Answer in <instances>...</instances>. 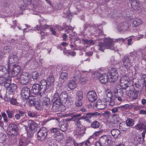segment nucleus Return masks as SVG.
Listing matches in <instances>:
<instances>
[{"mask_svg": "<svg viewBox=\"0 0 146 146\" xmlns=\"http://www.w3.org/2000/svg\"><path fill=\"white\" fill-rule=\"evenodd\" d=\"M49 87V85L47 84L46 80H42L40 81L39 84H35L32 86L31 92L34 94L39 95L40 97H41Z\"/></svg>", "mask_w": 146, "mask_h": 146, "instance_id": "1", "label": "nucleus"}, {"mask_svg": "<svg viewBox=\"0 0 146 146\" xmlns=\"http://www.w3.org/2000/svg\"><path fill=\"white\" fill-rule=\"evenodd\" d=\"M113 43V39L110 38H106L104 40V43L101 42L98 43L99 50L102 52L106 48L113 50L114 49Z\"/></svg>", "mask_w": 146, "mask_h": 146, "instance_id": "2", "label": "nucleus"}, {"mask_svg": "<svg viewBox=\"0 0 146 146\" xmlns=\"http://www.w3.org/2000/svg\"><path fill=\"white\" fill-rule=\"evenodd\" d=\"M105 94L104 97V100L106 102H110L109 106H112L115 104V100L113 99V94L111 91L109 89L106 90Z\"/></svg>", "mask_w": 146, "mask_h": 146, "instance_id": "3", "label": "nucleus"}, {"mask_svg": "<svg viewBox=\"0 0 146 146\" xmlns=\"http://www.w3.org/2000/svg\"><path fill=\"white\" fill-rule=\"evenodd\" d=\"M20 76L19 78L20 82L21 84L23 85H26L28 84L31 81V78L29 73L27 72H23L20 74Z\"/></svg>", "mask_w": 146, "mask_h": 146, "instance_id": "4", "label": "nucleus"}, {"mask_svg": "<svg viewBox=\"0 0 146 146\" xmlns=\"http://www.w3.org/2000/svg\"><path fill=\"white\" fill-rule=\"evenodd\" d=\"M109 74V80L111 82L115 81L118 79V76L117 70L114 68H112L108 71Z\"/></svg>", "mask_w": 146, "mask_h": 146, "instance_id": "5", "label": "nucleus"}, {"mask_svg": "<svg viewBox=\"0 0 146 146\" xmlns=\"http://www.w3.org/2000/svg\"><path fill=\"white\" fill-rule=\"evenodd\" d=\"M111 140L108 135H105L101 137L99 139V141L96 143V145H99L100 146H107L109 145Z\"/></svg>", "mask_w": 146, "mask_h": 146, "instance_id": "6", "label": "nucleus"}, {"mask_svg": "<svg viewBox=\"0 0 146 146\" xmlns=\"http://www.w3.org/2000/svg\"><path fill=\"white\" fill-rule=\"evenodd\" d=\"M66 116H68L69 115H72V117L73 118L72 121H74L75 125L76 126V127H83L84 126L82 125L80 120L83 119L81 118V114L80 113L76 114H75L72 115L71 113L69 114H66Z\"/></svg>", "mask_w": 146, "mask_h": 146, "instance_id": "7", "label": "nucleus"}, {"mask_svg": "<svg viewBox=\"0 0 146 146\" xmlns=\"http://www.w3.org/2000/svg\"><path fill=\"white\" fill-rule=\"evenodd\" d=\"M131 57V55L130 56H125L122 59L121 61L123 64L121 65L123 68L127 70L129 69L131 64L130 60Z\"/></svg>", "mask_w": 146, "mask_h": 146, "instance_id": "8", "label": "nucleus"}, {"mask_svg": "<svg viewBox=\"0 0 146 146\" xmlns=\"http://www.w3.org/2000/svg\"><path fill=\"white\" fill-rule=\"evenodd\" d=\"M37 138L38 140L43 141L45 140L47 135V131L45 127H42L37 132Z\"/></svg>", "mask_w": 146, "mask_h": 146, "instance_id": "9", "label": "nucleus"}, {"mask_svg": "<svg viewBox=\"0 0 146 146\" xmlns=\"http://www.w3.org/2000/svg\"><path fill=\"white\" fill-rule=\"evenodd\" d=\"M18 59L17 56L15 55L11 54L8 57V64L7 65V70L11 69V67L14 66V63L16 62Z\"/></svg>", "mask_w": 146, "mask_h": 146, "instance_id": "10", "label": "nucleus"}, {"mask_svg": "<svg viewBox=\"0 0 146 146\" xmlns=\"http://www.w3.org/2000/svg\"><path fill=\"white\" fill-rule=\"evenodd\" d=\"M19 128V125L11 124L9 125L7 130L10 133V134L16 135L17 134Z\"/></svg>", "mask_w": 146, "mask_h": 146, "instance_id": "11", "label": "nucleus"}, {"mask_svg": "<svg viewBox=\"0 0 146 146\" xmlns=\"http://www.w3.org/2000/svg\"><path fill=\"white\" fill-rule=\"evenodd\" d=\"M101 115V114L97 112H95L93 113H88L86 114V115L81 116L83 119H85L87 121H88L89 119L92 117H95L96 118H99Z\"/></svg>", "mask_w": 146, "mask_h": 146, "instance_id": "12", "label": "nucleus"}, {"mask_svg": "<svg viewBox=\"0 0 146 146\" xmlns=\"http://www.w3.org/2000/svg\"><path fill=\"white\" fill-rule=\"evenodd\" d=\"M87 97L88 100L91 102H95L98 98L96 92L93 90L88 92L87 94Z\"/></svg>", "mask_w": 146, "mask_h": 146, "instance_id": "13", "label": "nucleus"}, {"mask_svg": "<svg viewBox=\"0 0 146 146\" xmlns=\"http://www.w3.org/2000/svg\"><path fill=\"white\" fill-rule=\"evenodd\" d=\"M11 78L10 77L6 78L4 77L0 78V86H3L5 88L7 87L9 82H11Z\"/></svg>", "mask_w": 146, "mask_h": 146, "instance_id": "14", "label": "nucleus"}, {"mask_svg": "<svg viewBox=\"0 0 146 146\" xmlns=\"http://www.w3.org/2000/svg\"><path fill=\"white\" fill-rule=\"evenodd\" d=\"M21 94L23 100L27 99L30 96V89L27 87L23 88L21 91Z\"/></svg>", "mask_w": 146, "mask_h": 146, "instance_id": "15", "label": "nucleus"}, {"mask_svg": "<svg viewBox=\"0 0 146 146\" xmlns=\"http://www.w3.org/2000/svg\"><path fill=\"white\" fill-rule=\"evenodd\" d=\"M60 96H59V94L58 92H56L54 94L53 100L54 102L53 105H58L60 106L62 104Z\"/></svg>", "mask_w": 146, "mask_h": 146, "instance_id": "16", "label": "nucleus"}, {"mask_svg": "<svg viewBox=\"0 0 146 146\" xmlns=\"http://www.w3.org/2000/svg\"><path fill=\"white\" fill-rule=\"evenodd\" d=\"M7 87H5L9 94H13L15 92L17 88V85L15 84H11L9 82Z\"/></svg>", "mask_w": 146, "mask_h": 146, "instance_id": "17", "label": "nucleus"}, {"mask_svg": "<svg viewBox=\"0 0 146 146\" xmlns=\"http://www.w3.org/2000/svg\"><path fill=\"white\" fill-rule=\"evenodd\" d=\"M130 3L131 7L133 10L138 11L140 9V4L136 0L131 1Z\"/></svg>", "mask_w": 146, "mask_h": 146, "instance_id": "18", "label": "nucleus"}, {"mask_svg": "<svg viewBox=\"0 0 146 146\" xmlns=\"http://www.w3.org/2000/svg\"><path fill=\"white\" fill-rule=\"evenodd\" d=\"M129 27V24L126 22L121 23L119 26L118 29L119 31H126Z\"/></svg>", "mask_w": 146, "mask_h": 146, "instance_id": "19", "label": "nucleus"}, {"mask_svg": "<svg viewBox=\"0 0 146 146\" xmlns=\"http://www.w3.org/2000/svg\"><path fill=\"white\" fill-rule=\"evenodd\" d=\"M13 68L11 72V75L13 77L17 76L20 72V67L19 66H14V67H12Z\"/></svg>", "mask_w": 146, "mask_h": 146, "instance_id": "20", "label": "nucleus"}, {"mask_svg": "<svg viewBox=\"0 0 146 146\" xmlns=\"http://www.w3.org/2000/svg\"><path fill=\"white\" fill-rule=\"evenodd\" d=\"M86 128L84 126L76 127V133L77 135L79 136H83L85 133Z\"/></svg>", "mask_w": 146, "mask_h": 146, "instance_id": "21", "label": "nucleus"}, {"mask_svg": "<svg viewBox=\"0 0 146 146\" xmlns=\"http://www.w3.org/2000/svg\"><path fill=\"white\" fill-rule=\"evenodd\" d=\"M29 129L34 131H36L38 127V124L35 121H29Z\"/></svg>", "mask_w": 146, "mask_h": 146, "instance_id": "22", "label": "nucleus"}, {"mask_svg": "<svg viewBox=\"0 0 146 146\" xmlns=\"http://www.w3.org/2000/svg\"><path fill=\"white\" fill-rule=\"evenodd\" d=\"M59 126L60 129L63 131H66L67 128V122L64 121V120L61 121L59 123Z\"/></svg>", "mask_w": 146, "mask_h": 146, "instance_id": "23", "label": "nucleus"}, {"mask_svg": "<svg viewBox=\"0 0 146 146\" xmlns=\"http://www.w3.org/2000/svg\"><path fill=\"white\" fill-rule=\"evenodd\" d=\"M103 103L104 102H102L101 100L99 99L98 100L95 106L98 109L100 110H103L106 106L105 104H104Z\"/></svg>", "mask_w": 146, "mask_h": 146, "instance_id": "24", "label": "nucleus"}, {"mask_svg": "<svg viewBox=\"0 0 146 146\" xmlns=\"http://www.w3.org/2000/svg\"><path fill=\"white\" fill-rule=\"evenodd\" d=\"M61 99L62 102V104L63 103H66L68 100L67 93L66 91H64L62 92L60 95Z\"/></svg>", "mask_w": 146, "mask_h": 146, "instance_id": "25", "label": "nucleus"}, {"mask_svg": "<svg viewBox=\"0 0 146 146\" xmlns=\"http://www.w3.org/2000/svg\"><path fill=\"white\" fill-rule=\"evenodd\" d=\"M42 102L44 108L46 109L49 106L50 104V100L47 97H45L43 99V100Z\"/></svg>", "mask_w": 146, "mask_h": 146, "instance_id": "26", "label": "nucleus"}, {"mask_svg": "<svg viewBox=\"0 0 146 146\" xmlns=\"http://www.w3.org/2000/svg\"><path fill=\"white\" fill-rule=\"evenodd\" d=\"M99 80L103 84L106 83L109 80L108 76L107 74H104L100 77Z\"/></svg>", "mask_w": 146, "mask_h": 146, "instance_id": "27", "label": "nucleus"}, {"mask_svg": "<svg viewBox=\"0 0 146 146\" xmlns=\"http://www.w3.org/2000/svg\"><path fill=\"white\" fill-rule=\"evenodd\" d=\"M135 127L137 130L141 131L146 128V123L143 122L141 123H138L135 125Z\"/></svg>", "mask_w": 146, "mask_h": 146, "instance_id": "28", "label": "nucleus"}, {"mask_svg": "<svg viewBox=\"0 0 146 146\" xmlns=\"http://www.w3.org/2000/svg\"><path fill=\"white\" fill-rule=\"evenodd\" d=\"M121 132L117 129H113L111 130V133L115 138H117L120 135Z\"/></svg>", "mask_w": 146, "mask_h": 146, "instance_id": "29", "label": "nucleus"}, {"mask_svg": "<svg viewBox=\"0 0 146 146\" xmlns=\"http://www.w3.org/2000/svg\"><path fill=\"white\" fill-rule=\"evenodd\" d=\"M37 101L35 102L34 106L36 109L38 110H40L42 109L43 108H44L43 105L41 103H40V100L39 99L37 100Z\"/></svg>", "mask_w": 146, "mask_h": 146, "instance_id": "30", "label": "nucleus"}, {"mask_svg": "<svg viewBox=\"0 0 146 146\" xmlns=\"http://www.w3.org/2000/svg\"><path fill=\"white\" fill-rule=\"evenodd\" d=\"M144 138L143 137L142 138L141 136L138 137V138L137 137L134 138V142L135 144L136 145L139 144H142L144 142Z\"/></svg>", "mask_w": 146, "mask_h": 146, "instance_id": "31", "label": "nucleus"}, {"mask_svg": "<svg viewBox=\"0 0 146 146\" xmlns=\"http://www.w3.org/2000/svg\"><path fill=\"white\" fill-rule=\"evenodd\" d=\"M114 92L115 97H121L123 95V92L122 89H115Z\"/></svg>", "mask_w": 146, "mask_h": 146, "instance_id": "32", "label": "nucleus"}, {"mask_svg": "<svg viewBox=\"0 0 146 146\" xmlns=\"http://www.w3.org/2000/svg\"><path fill=\"white\" fill-rule=\"evenodd\" d=\"M142 23L143 22L141 19H136L133 21L132 26L133 27H137Z\"/></svg>", "mask_w": 146, "mask_h": 146, "instance_id": "33", "label": "nucleus"}, {"mask_svg": "<svg viewBox=\"0 0 146 146\" xmlns=\"http://www.w3.org/2000/svg\"><path fill=\"white\" fill-rule=\"evenodd\" d=\"M49 27V26L48 25H42V24H40V26H38L37 25L35 27V29L37 30H42V31L45 30L46 29H48Z\"/></svg>", "mask_w": 146, "mask_h": 146, "instance_id": "34", "label": "nucleus"}, {"mask_svg": "<svg viewBox=\"0 0 146 146\" xmlns=\"http://www.w3.org/2000/svg\"><path fill=\"white\" fill-rule=\"evenodd\" d=\"M76 82L74 80H71L68 83V86L70 89H74L76 87Z\"/></svg>", "mask_w": 146, "mask_h": 146, "instance_id": "35", "label": "nucleus"}, {"mask_svg": "<svg viewBox=\"0 0 146 146\" xmlns=\"http://www.w3.org/2000/svg\"><path fill=\"white\" fill-rule=\"evenodd\" d=\"M125 107V105L122 106L117 108H113L111 109V110L113 113H115L117 112H119L120 110H122V108Z\"/></svg>", "mask_w": 146, "mask_h": 146, "instance_id": "36", "label": "nucleus"}, {"mask_svg": "<svg viewBox=\"0 0 146 146\" xmlns=\"http://www.w3.org/2000/svg\"><path fill=\"white\" fill-rule=\"evenodd\" d=\"M141 81L142 84L144 85L146 92V75H143L141 77Z\"/></svg>", "mask_w": 146, "mask_h": 146, "instance_id": "37", "label": "nucleus"}, {"mask_svg": "<svg viewBox=\"0 0 146 146\" xmlns=\"http://www.w3.org/2000/svg\"><path fill=\"white\" fill-rule=\"evenodd\" d=\"M6 139V136L2 133H0V143H3Z\"/></svg>", "mask_w": 146, "mask_h": 146, "instance_id": "38", "label": "nucleus"}, {"mask_svg": "<svg viewBox=\"0 0 146 146\" xmlns=\"http://www.w3.org/2000/svg\"><path fill=\"white\" fill-rule=\"evenodd\" d=\"M129 81V77L126 75H123L120 79V82H128Z\"/></svg>", "mask_w": 146, "mask_h": 146, "instance_id": "39", "label": "nucleus"}, {"mask_svg": "<svg viewBox=\"0 0 146 146\" xmlns=\"http://www.w3.org/2000/svg\"><path fill=\"white\" fill-rule=\"evenodd\" d=\"M6 113L9 118L11 119L14 117V110H11L8 109L6 110Z\"/></svg>", "mask_w": 146, "mask_h": 146, "instance_id": "40", "label": "nucleus"}, {"mask_svg": "<svg viewBox=\"0 0 146 146\" xmlns=\"http://www.w3.org/2000/svg\"><path fill=\"white\" fill-rule=\"evenodd\" d=\"M47 80L51 85H53L55 81V78L53 75L51 74L50 76L47 78Z\"/></svg>", "mask_w": 146, "mask_h": 146, "instance_id": "41", "label": "nucleus"}, {"mask_svg": "<svg viewBox=\"0 0 146 146\" xmlns=\"http://www.w3.org/2000/svg\"><path fill=\"white\" fill-rule=\"evenodd\" d=\"M126 124L127 126H131L134 124V121L133 119L131 118L127 119L126 121Z\"/></svg>", "mask_w": 146, "mask_h": 146, "instance_id": "42", "label": "nucleus"}, {"mask_svg": "<svg viewBox=\"0 0 146 146\" xmlns=\"http://www.w3.org/2000/svg\"><path fill=\"white\" fill-rule=\"evenodd\" d=\"M100 123L97 121L93 122L91 124V126L94 128H97L99 127Z\"/></svg>", "mask_w": 146, "mask_h": 146, "instance_id": "43", "label": "nucleus"}, {"mask_svg": "<svg viewBox=\"0 0 146 146\" xmlns=\"http://www.w3.org/2000/svg\"><path fill=\"white\" fill-rule=\"evenodd\" d=\"M37 100L36 98H34L33 99H29L27 101L28 103L29 104V105H34L35 104L36 101H37Z\"/></svg>", "mask_w": 146, "mask_h": 146, "instance_id": "44", "label": "nucleus"}, {"mask_svg": "<svg viewBox=\"0 0 146 146\" xmlns=\"http://www.w3.org/2000/svg\"><path fill=\"white\" fill-rule=\"evenodd\" d=\"M128 82L126 81L125 82L120 83V85L121 89H125L127 88L128 87Z\"/></svg>", "mask_w": 146, "mask_h": 146, "instance_id": "45", "label": "nucleus"}, {"mask_svg": "<svg viewBox=\"0 0 146 146\" xmlns=\"http://www.w3.org/2000/svg\"><path fill=\"white\" fill-rule=\"evenodd\" d=\"M39 74L37 72H35L33 73L32 74V77L33 79L35 81V80H37L39 77Z\"/></svg>", "mask_w": 146, "mask_h": 146, "instance_id": "46", "label": "nucleus"}, {"mask_svg": "<svg viewBox=\"0 0 146 146\" xmlns=\"http://www.w3.org/2000/svg\"><path fill=\"white\" fill-rule=\"evenodd\" d=\"M11 50V47L9 46H5L3 49V51L4 53L9 52Z\"/></svg>", "mask_w": 146, "mask_h": 146, "instance_id": "47", "label": "nucleus"}, {"mask_svg": "<svg viewBox=\"0 0 146 146\" xmlns=\"http://www.w3.org/2000/svg\"><path fill=\"white\" fill-rule=\"evenodd\" d=\"M77 99L82 100L83 98V92L81 91L78 92L77 95Z\"/></svg>", "mask_w": 146, "mask_h": 146, "instance_id": "48", "label": "nucleus"}, {"mask_svg": "<svg viewBox=\"0 0 146 146\" xmlns=\"http://www.w3.org/2000/svg\"><path fill=\"white\" fill-rule=\"evenodd\" d=\"M100 76V74L98 72H96L94 73L92 75V77L95 80L99 79V78Z\"/></svg>", "mask_w": 146, "mask_h": 146, "instance_id": "49", "label": "nucleus"}, {"mask_svg": "<svg viewBox=\"0 0 146 146\" xmlns=\"http://www.w3.org/2000/svg\"><path fill=\"white\" fill-rule=\"evenodd\" d=\"M132 94V95L130 98L131 99L133 100H135L137 98L138 94L136 90H134V92Z\"/></svg>", "mask_w": 146, "mask_h": 146, "instance_id": "50", "label": "nucleus"}, {"mask_svg": "<svg viewBox=\"0 0 146 146\" xmlns=\"http://www.w3.org/2000/svg\"><path fill=\"white\" fill-rule=\"evenodd\" d=\"M67 74L65 72H62L60 74V78L61 79L65 80L67 78Z\"/></svg>", "mask_w": 146, "mask_h": 146, "instance_id": "51", "label": "nucleus"}, {"mask_svg": "<svg viewBox=\"0 0 146 146\" xmlns=\"http://www.w3.org/2000/svg\"><path fill=\"white\" fill-rule=\"evenodd\" d=\"M65 88V87L64 86L62 85L60 86H58L57 88V92L58 93L61 92V93L64 91Z\"/></svg>", "mask_w": 146, "mask_h": 146, "instance_id": "52", "label": "nucleus"}, {"mask_svg": "<svg viewBox=\"0 0 146 146\" xmlns=\"http://www.w3.org/2000/svg\"><path fill=\"white\" fill-rule=\"evenodd\" d=\"M82 100L77 99L76 101L75 104L76 107H79L81 106L82 105Z\"/></svg>", "mask_w": 146, "mask_h": 146, "instance_id": "53", "label": "nucleus"}, {"mask_svg": "<svg viewBox=\"0 0 146 146\" xmlns=\"http://www.w3.org/2000/svg\"><path fill=\"white\" fill-rule=\"evenodd\" d=\"M27 114L28 116L31 117H34L37 116V114L34 112H32L31 111H29L27 112Z\"/></svg>", "mask_w": 146, "mask_h": 146, "instance_id": "54", "label": "nucleus"}, {"mask_svg": "<svg viewBox=\"0 0 146 146\" xmlns=\"http://www.w3.org/2000/svg\"><path fill=\"white\" fill-rule=\"evenodd\" d=\"M1 115L3 118L5 122H8L9 121L7 118V115L5 113V112H2Z\"/></svg>", "mask_w": 146, "mask_h": 146, "instance_id": "55", "label": "nucleus"}, {"mask_svg": "<svg viewBox=\"0 0 146 146\" xmlns=\"http://www.w3.org/2000/svg\"><path fill=\"white\" fill-rule=\"evenodd\" d=\"M87 78L88 76H86L85 77L82 76L80 79L81 82L83 84H84L85 82L87 80Z\"/></svg>", "mask_w": 146, "mask_h": 146, "instance_id": "56", "label": "nucleus"}, {"mask_svg": "<svg viewBox=\"0 0 146 146\" xmlns=\"http://www.w3.org/2000/svg\"><path fill=\"white\" fill-rule=\"evenodd\" d=\"M18 113H18L17 114L20 115V116L21 118H23L25 114V111H22L21 110L19 111Z\"/></svg>", "mask_w": 146, "mask_h": 146, "instance_id": "57", "label": "nucleus"}, {"mask_svg": "<svg viewBox=\"0 0 146 146\" xmlns=\"http://www.w3.org/2000/svg\"><path fill=\"white\" fill-rule=\"evenodd\" d=\"M11 104H12L14 105H17L18 103L16 101V100L15 99L12 98L10 101Z\"/></svg>", "mask_w": 146, "mask_h": 146, "instance_id": "58", "label": "nucleus"}, {"mask_svg": "<svg viewBox=\"0 0 146 146\" xmlns=\"http://www.w3.org/2000/svg\"><path fill=\"white\" fill-rule=\"evenodd\" d=\"M60 129L57 128H54L51 130L50 131L52 133H56L59 131Z\"/></svg>", "mask_w": 146, "mask_h": 146, "instance_id": "59", "label": "nucleus"}, {"mask_svg": "<svg viewBox=\"0 0 146 146\" xmlns=\"http://www.w3.org/2000/svg\"><path fill=\"white\" fill-rule=\"evenodd\" d=\"M134 92V90H130L127 92V94L128 96L131 98V96L132 95V94Z\"/></svg>", "mask_w": 146, "mask_h": 146, "instance_id": "60", "label": "nucleus"}, {"mask_svg": "<svg viewBox=\"0 0 146 146\" xmlns=\"http://www.w3.org/2000/svg\"><path fill=\"white\" fill-rule=\"evenodd\" d=\"M31 0H23L24 3L25 4L26 6H27L31 3Z\"/></svg>", "mask_w": 146, "mask_h": 146, "instance_id": "61", "label": "nucleus"}, {"mask_svg": "<svg viewBox=\"0 0 146 146\" xmlns=\"http://www.w3.org/2000/svg\"><path fill=\"white\" fill-rule=\"evenodd\" d=\"M73 144L74 146H81L82 145V143H76L75 140H73Z\"/></svg>", "mask_w": 146, "mask_h": 146, "instance_id": "62", "label": "nucleus"}, {"mask_svg": "<svg viewBox=\"0 0 146 146\" xmlns=\"http://www.w3.org/2000/svg\"><path fill=\"white\" fill-rule=\"evenodd\" d=\"M24 145L23 141L22 139H21L19 142L18 146H24Z\"/></svg>", "mask_w": 146, "mask_h": 146, "instance_id": "63", "label": "nucleus"}, {"mask_svg": "<svg viewBox=\"0 0 146 146\" xmlns=\"http://www.w3.org/2000/svg\"><path fill=\"white\" fill-rule=\"evenodd\" d=\"M141 57L142 58L146 60V52L142 53L141 54Z\"/></svg>", "mask_w": 146, "mask_h": 146, "instance_id": "64", "label": "nucleus"}]
</instances>
